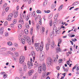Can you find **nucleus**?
<instances>
[{
	"label": "nucleus",
	"mask_w": 79,
	"mask_h": 79,
	"mask_svg": "<svg viewBox=\"0 0 79 79\" xmlns=\"http://www.w3.org/2000/svg\"><path fill=\"white\" fill-rule=\"evenodd\" d=\"M53 32L50 33V36L51 38H52L54 35L56 36L57 34H59L60 33V31L57 30V28L56 27H54L53 29Z\"/></svg>",
	"instance_id": "f257e3e1"
},
{
	"label": "nucleus",
	"mask_w": 79,
	"mask_h": 79,
	"mask_svg": "<svg viewBox=\"0 0 79 79\" xmlns=\"http://www.w3.org/2000/svg\"><path fill=\"white\" fill-rule=\"evenodd\" d=\"M40 44H39V43H35V48L37 52L39 51V50L40 52H42V50H43V46L44 45V44H42V42H41V44H40V48H39Z\"/></svg>",
	"instance_id": "f03ea898"
},
{
	"label": "nucleus",
	"mask_w": 79,
	"mask_h": 79,
	"mask_svg": "<svg viewBox=\"0 0 79 79\" xmlns=\"http://www.w3.org/2000/svg\"><path fill=\"white\" fill-rule=\"evenodd\" d=\"M25 41H26L29 45H31L32 42L31 41V40L30 39V37L29 36H25L24 38V39H22L21 40V41L23 44H25Z\"/></svg>",
	"instance_id": "7ed1b4c3"
},
{
	"label": "nucleus",
	"mask_w": 79,
	"mask_h": 79,
	"mask_svg": "<svg viewBox=\"0 0 79 79\" xmlns=\"http://www.w3.org/2000/svg\"><path fill=\"white\" fill-rule=\"evenodd\" d=\"M31 62L28 61V63H27L28 67L29 69H31L32 68V66H33V64L32 63V59L31 58L30 59Z\"/></svg>",
	"instance_id": "20e7f679"
},
{
	"label": "nucleus",
	"mask_w": 79,
	"mask_h": 79,
	"mask_svg": "<svg viewBox=\"0 0 79 79\" xmlns=\"http://www.w3.org/2000/svg\"><path fill=\"white\" fill-rule=\"evenodd\" d=\"M44 58H45V53H41L40 55V61H44Z\"/></svg>",
	"instance_id": "39448f33"
},
{
	"label": "nucleus",
	"mask_w": 79,
	"mask_h": 79,
	"mask_svg": "<svg viewBox=\"0 0 79 79\" xmlns=\"http://www.w3.org/2000/svg\"><path fill=\"white\" fill-rule=\"evenodd\" d=\"M52 62V59L50 58H48L47 60V64L48 66H50L51 65V62Z\"/></svg>",
	"instance_id": "423d86ee"
},
{
	"label": "nucleus",
	"mask_w": 79,
	"mask_h": 79,
	"mask_svg": "<svg viewBox=\"0 0 79 79\" xmlns=\"http://www.w3.org/2000/svg\"><path fill=\"white\" fill-rule=\"evenodd\" d=\"M24 56H21L19 60L20 64H22L24 61Z\"/></svg>",
	"instance_id": "0eeeda50"
},
{
	"label": "nucleus",
	"mask_w": 79,
	"mask_h": 79,
	"mask_svg": "<svg viewBox=\"0 0 79 79\" xmlns=\"http://www.w3.org/2000/svg\"><path fill=\"white\" fill-rule=\"evenodd\" d=\"M50 42H49L46 44V49L47 50H49V45L51 44Z\"/></svg>",
	"instance_id": "6e6552de"
},
{
	"label": "nucleus",
	"mask_w": 79,
	"mask_h": 79,
	"mask_svg": "<svg viewBox=\"0 0 79 79\" xmlns=\"http://www.w3.org/2000/svg\"><path fill=\"white\" fill-rule=\"evenodd\" d=\"M42 66L39 67L38 69V72L39 74L42 73Z\"/></svg>",
	"instance_id": "1a4fd4ad"
},
{
	"label": "nucleus",
	"mask_w": 79,
	"mask_h": 79,
	"mask_svg": "<svg viewBox=\"0 0 79 79\" xmlns=\"http://www.w3.org/2000/svg\"><path fill=\"white\" fill-rule=\"evenodd\" d=\"M13 17V14H10L8 15V20L11 21V18Z\"/></svg>",
	"instance_id": "9d476101"
},
{
	"label": "nucleus",
	"mask_w": 79,
	"mask_h": 79,
	"mask_svg": "<svg viewBox=\"0 0 79 79\" xmlns=\"http://www.w3.org/2000/svg\"><path fill=\"white\" fill-rule=\"evenodd\" d=\"M55 47V42L54 41H52L51 43V48H54Z\"/></svg>",
	"instance_id": "9b49d317"
},
{
	"label": "nucleus",
	"mask_w": 79,
	"mask_h": 79,
	"mask_svg": "<svg viewBox=\"0 0 79 79\" xmlns=\"http://www.w3.org/2000/svg\"><path fill=\"white\" fill-rule=\"evenodd\" d=\"M42 67H43V69L44 71H45V70H46L47 68L46 67V65H45V63H43Z\"/></svg>",
	"instance_id": "f8f14e48"
},
{
	"label": "nucleus",
	"mask_w": 79,
	"mask_h": 79,
	"mask_svg": "<svg viewBox=\"0 0 79 79\" xmlns=\"http://www.w3.org/2000/svg\"><path fill=\"white\" fill-rule=\"evenodd\" d=\"M19 23H21V24H24V21H23V19L21 17H20V18L19 20Z\"/></svg>",
	"instance_id": "ddd939ff"
},
{
	"label": "nucleus",
	"mask_w": 79,
	"mask_h": 79,
	"mask_svg": "<svg viewBox=\"0 0 79 79\" xmlns=\"http://www.w3.org/2000/svg\"><path fill=\"white\" fill-rule=\"evenodd\" d=\"M31 55L32 56H33V60H34L35 59H34L35 58V52H31Z\"/></svg>",
	"instance_id": "4468645a"
},
{
	"label": "nucleus",
	"mask_w": 79,
	"mask_h": 79,
	"mask_svg": "<svg viewBox=\"0 0 79 79\" xmlns=\"http://www.w3.org/2000/svg\"><path fill=\"white\" fill-rule=\"evenodd\" d=\"M4 30L3 28L1 27L0 28V33L1 34H3Z\"/></svg>",
	"instance_id": "2eb2a0df"
},
{
	"label": "nucleus",
	"mask_w": 79,
	"mask_h": 79,
	"mask_svg": "<svg viewBox=\"0 0 79 79\" xmlns=\"http://www.w3.org/2000/svg\"><path fill=\"white\" fill-rule=\"evenodd\" d=\"M34 73L33 70H30L28 72V74L29 75L31 76L32 74V73Z\"/></svg>",
	"instance_id": "dca6fc26"
},
{
	"label": "nucleus",
	"mask_w": 79,
	"mask_h": 79,
	"mask_svg": "<svg viewBox=\"0 0 79 79\" xmlns=\"http://www.w3.org/2000/svg\"><path fill=\"white\" fill-rule=\"evenodd\" d=\"M18 12H15L14 13V18H16L18 16Z\"/></svg>",
	"instance_id": "f3484780"
},
{
	"label": "nucleus",
	"mask_w": 79,
	"mask_h": 79,
	"mask_svg": "<svg viewBox=\"0 0 79 79\" xmlns=\"http://www.w3.org/2000/svg\"><path fill=\"white\" fill-rule=\"evenodd\" d=\"M63 5H62L61 6H60L59 7V9H58V11H60V10H61L62 9V8H63Z\"/></svg>",
	"instance_id": "a211bd4d"
},
{
	"label": "nucleus",
	"mask_w": 79,
	"mask_h": 79,
	"mask_svg": "<svg viewBox=\"0 0 79 79\" xmlns=\"http://www.w3.org/2000/svg\"><path fill=\"white\" fill-rule=\"evenodd\" d=\"M78 4H79V2H76L73 3L72 4V6H75V5H78Z\"/></svg>",
	"instance_id": "6ab92c4d"
},
{
	"label": "nucleus",
	"mask_w": 79,
	"mask_h": 79,
	"mask_svg": "<svg viewBox=\"0 0 79 79\" xmlns=\"http://www.w3.org/2000/svg\"><path fill=\"white\" fill-rule=\"evenodd\" d=\"M37 77V73H36L35 75L33 76L32 79H36Z\"/></svg>",
	"instance_id": "aec40b11"
},
{
	"label": "nucleus",
	"mask_w": 79,
	"mask_h": 79,
	"mask_svg": "<svg viewBox=\"0 0 79 79\" xmlns=\"http://www.w3.org/2000/svg\"><path fill=\"white\" fill-rule=\"evenodd\" d=\"M27 66L26 65H25L23 67V70L24 71H26V70H27Z\"/></svg>",
	"instance_id": "412c9836"
},
{
	"label": "nucleus",
	"mask_w": 79,
	"mask_h": 79,
	"mask_svg": "<svg viewBox=\"0 0 79 79\" xmlns=\"http://www.w3.org/2000/svg\"><path fill=\"white\" fill-rule=\"evenodd\" d=\"M24 31L25 34H28V33H29V31H28V30L27 29H25Z\"/></svg>",
	"instance_id": "4be33fe9"
},
{
	"label": "nucleus",
	"mask_w": 79,
	"mask_h": 79,
	"mask_svg": "<svg viewBox=\"0 0 79 79\" xmlns=\"http://www.w3.org/2000/svg\"><path fill=\"white\" fill-rule=\"evenodd\" d=\"M7 45H9V46L13 45V44H12V43H11V42H7Z\"/></svg>",
	"instance_id": "5701e85b"
},
{
	"label": "nucleus",
	"mask_w": 79,
	"mask_h": 79,
	"mask_svg": "<svg viewBox=\"0 0 79 79\" xmlns=\"http://www.w3.org/2000/svg\"><path fill=\"white\" fill-rule=\"evenodd\" d=\"M0 50L1 52H3V51H5V48H0Z\"/></svg>",
	"instance_id": "b1692460"
},
{
	"label": "nucleus",
	"mask_w": 79,
	"mask_h": 79,
	"mask_svg": "<svg viewBox=\"0 0 79 79\" xmlns=\"http://www.w3.org/2000/svg\"><path fill=\"white\" fill-rule=\"evenodd\" d=\"M10 51H12V52H15V48H10Z\"/></svg>",
	"instance_id": "393cba45"
},
{
	"label": "nucleus",
	"mask_w": 79,
	"mask_h": 79,
	"mask_svg": "<svg viewBox=\"0 0 79 79\" xmlns=\"http://www.w3.org/2000/svg\"><path fill=\"white\" fill-rule=\"evenodd\" d=\"M56 49V50L57 51H58V52H60L61 50L60 48V47H57Z\"/></svg>",
	"instance_id": "a878e982"
},
{
	"label": "nucleus",
	"mask_w": 79,
	"mask_h": 79,
	"mask_svg": "<svg viewBox=\"0 0 79 79\" xmlns=\"http://www.w3.org/2000/svg\"><path fill=\"white\" fill-rule=\"evenodd\" d=\"M62 42V39H59L58 40V44H61Z\"/></svg>",
	"instance_id": "bb28decb"
},
{
	"label": "nucleus",
	"mask_w": 79,
	"mask_h": 79,
	"mask_svg": "<svg viewBox=\"0 0 79 79\" xmlns=\"http://www.w3.org/2000/svg\"><path fill=\"white\" fill-rule=\"evenodd\" d=\"M27 2H28V4H30L32 2V0H28Z\"/></svg>",
	"instance_id": "cd10ccee"
},
{
	"label": "nucleus",
	"mask_w": 79,
	"mask_h": 79,
	"mask_svg": "<svg viewBox=\"0 0 79 79\" xmlns=\"http://www.w3.org/2000/svg\"><path fill=\"white\" fill-rule=\"evenodd\" d=\"M9 7H7L5 9V11L6 12H7L8 11V10H9Z\"/></svg>",
	"instance_id": "c85d7f7f"
},
{
	"label": "nucleus",
	"mask_w": 79,
	"mask_h": 79,
	"mask_svg": "<svg viewBox=\"0 0 79 79\" xmlns=\"http://www.w3.org/2000/svg\"><path fill=\"white\" fill-rule=\"evenodd\" d=\"M45 5H47V1L46 0H45L43 3L44 6H45Z\"/></svg>",
	"instance_id": "c756f323"
},
{
	"label": "nucleus",
	"mask_w": 79,
	"mask_h": 79,
	"mask_svg": "<svg viewBox=\"0 0 79 79\" xmlns=\"http://www.w3.org/2000/svg\"><path fill=\"white\" fill-rule=\"evenodd\" d=\"M5 15V11L3 10L2 12V16H4V15Z\"/></svg>",
	"instance_id": "7c9ffc66"
},
{
	"label": "nucleus",
	"mask_w": 79,
	"mask_h": 79,
	"mask_svg": "<svg viewBox=\"0 0 79 79\" xmlns=\"http://www.w3.org/2000/svg\"><path fill=\"white\" fill-rule=\"evenodd\" d=\"M18 28L19 29H21L22 27V25L21 24H19L18 26Z\"/></svg>",
	"instance_id": "2f4dec72"
},
{
	"label": "nucleus",
	"mask_w": 79,
	"mask_h": 79,
	"mask_svg": "<svg viewBox=\"0 0 79 79\" xmlns=\"http://www.w3.org/2000/svg\"><path fill=\"white\" fill-rule=\"evenodd\" d=\"M26 27L27 28V29H29V25L28 24H26Z\"/></svg>",
	"instance_id": "473e14b6"
},
{
	"label": "nucleus",
	"mask_w": 79,
	"mask_h": 79,
	"mask_svg": "<svg viewBox=\"0 0 79 79\" xmlns=\"http://www.w3.org/2000/svg\"><path fill=\"white\" fill-rule=\"evenodd\" d=\"M56 6L55 5H52L51 6L52 8L53 9L55 8V7Z\"/></svg>",
	"instance_id": "72a5a7b5"
},
{
	"label": "nucleus",
	"mask_w": 79,
	"mask_h": 79,
	"mask_svg": "<svg viewBox=\"0 0 79 79\" xmlns=\"http://www.w3.org/2000/svg\"><path fill=\"white\" fill-rule=\"evenodd\" d=\"M16 22H17V20L16 19H14L13 21V23L14 24H16Z\"/></svg>",
	"instance_id": "f704fd0d"
},
{
	"label": "nucleus",
	"mask_w": 79,
	"mask_h": 79,
	"mask_svg": "<svg viewBox=\"0 0 79 79\" xmlns=\"http://www.w3.org/2000/svg\"><path fill=\"white\" fill-rule=\"evenodd\" d=\"M31 23L33 26H35V22H34V21H32Z\"/></svg>",
	"instance_id": "c9c22d12"
},
{
	"label": "nucleus",
	"mask_w": 79,
	"mask_h": 79,
	"mask_svg": "<svg viewBox=\"0 0 79 79\" xmlns=\"http://www.w3.org/2000/svg\"><path fill=\"white\" fill-rule=\"evenodd\" d=\"M37 13H41L42 12L39 10H37Z\"/></svg>",
	"instance_id": "e433bc0d"
},
{
	"label": "nucleus",
	"mask_w": 79,
	"mask_h": 79,
	"mask_svg": "<svg viewBox=\"0 0 79 79\" xmlns=\"http://www.w3.org/2000/svg\"><path fill=\"white\" fill-rule=\"evenodd\" d=\"M63 61V59H60L59 60V62L60 63H61Z\"/></svg>",
	"instance_id": "4c0bfd02"
},
{
	"label": "nucleus",
	"mask_w": 79,
	"mask_h": 79,
	"mask_svg": "<svg viewBox=\"0 0 79 79\" xmlns=\"http://www.w3.org/2000/svg\"><path fill=\"white\" fill-rule=\"evenodd\" d=\"M76 65L75 66L73 67V70H72L73 72H74V69H76Z\"/></svg>",
	"instance_id": "58836bf2"
},
{
	"label": "nucleus",
	"mask_w": 79,
	"mask_h": 79,
	"mask_svg": "<svg viewBox=\"0 0 79 79\" xmlns=\"http://www.w3.org/2000/svg\"><path fill=\"white\" fill-rule=\"evenodd\" d=\"M30 35H32V32H33V31H32V29L30 30Z\"/></svg>",
	"instance_id": "ea45409f"
},
{
	"label": "nucleus",
	"mask_w": 79,
	"mask_h": 79,
	"mask_svg": "<svg viewBox=\"0 0 79 79\" xmlns=\"http://www.w3.org/2000/svg\"><path fill=\"white\" fill-rule=\"evenodd\" d=\"M39 23L41 25L42 24V20L41 19H40V20L39 21Z\"/></svg>",
	"instance_id": "a19ab883"
},
{
	"label": "nucleus",
	"mask_w": 79,
	"mask_h": 79,
	"mask_svg": "<svg viewBox=\"0 0 79 79\" xmlns=\"http://www.w3.org/2000/svg\"><path fill=\"white\" fill-rule=\"evenodd\" d=\"M49 24L50 26H52V21H50Z\"/></svg>",
	"instance_id": "79ce46f5"
},
{
	"label": "nucleus",
	"mask_w": 79,
	"mask_h": 79,
	"mask_svg": "<svg viewBox=\"0 0 79 79\" xmlns=\"http://www.w3.org/2000/svg\"><path fill=\"white\" fill-rule=\"evenodd\" d=\"M4 25L5 26H7L8 25V22L6 21L4 23Z\"/></svg>",
	"instance_id": "37998d69"
},
{
	"label": "nucleus",
	"mask_w": 79,
	"mask_h": 79,
	"mask_svg": "<svg viewBox=\"0 0 79 79\" xmlns=\"http://www.w3.org/2000/svg\"><path fill=\"white\" fill-rule=\"evenodd\" d=\"M29 16L28 15H27V18L26 19V21H28V20H29Z\"/></svg>",
	"instance_id": "c03bdc74"
},
{
	"label": "nucleus",
	"mask_w": 79,
	"mask_h": 79,
	"mask_svg": "<svg viewBox=\"0 0 79 79\" xmlns=\"http://www.w3.org/2000/svg\"><path fill=\"white\" fill-rule=\"evenodd\" d=\"M22 16L23 18H25L26 16V14H22Z\"/></svg>",
	"instance_id": "a18cd8bd"
},
{
	"label": "nucleus",
	"mask_w": 79,
	"mask_h": 79,
	"mask_svg": "<svg viewBox=\"0 0 79 79\" xmlns=\"http://www.w3.org/2000/svg\"><path fill=\"white\" fill-rule=\"evenodd\" d=\"M56 69L57 70H60V67L58 66H57L56 67Z\"/></svg>",
	"instance_id": "49530a36"
},
{
	"label": "nucleus",
	"mask_w": 79,
	"mask_h": 79,
	"mask_svg": "<svg viewBox=\"0 0 79 79\" xmlns=\"http://www.w3.org/2000/svg\"><path fill=\"white\" fill-rule=\"evenodd\" d=\"M7 77V75H4L3 76V78L5 79V78H6Z\"/></svg>",
	"instance_id": "de8ad7c7"
},
{
	"label": "nucleus",
	"mask_w": 79,
	"mask_h": 79,
	"mask_svg": "<svg viewBox=\"0 0 79 79\" xmlns=\"http://www.w3.org/2000/svg\"><path fill=\"white\" fill-rule=\"evenodd\" d=\"M37 15H35V20H37Z\"/></svg>",
	"instance_id": "09e8293b"
},
{
	"label": "nucleus",
	"mask_w": 79,
	"mask_h": 79,
	"mask_svg": "<svg viewBox=\"0 0 79 79\" xmlns=\"http://www.w3.org/2000/svg\"><path fill=\"white\" fill-rule=\"evenodd\" d=\"M15 55L16 56H18L19 55V54H18V53L17 52H16Z\"/></svg>",
	"instance_id": "8fccbe9b"
},
{
	"label": "nucleus",
	"mask_w": 79,
	"mask_h": 79,
	"mask_svg": "<svg viewBox=\"0 0 79 79\" xmlns=\"http://www.w3.org/2000/svg\"><path fill=\"white\" fill-rule=\"evenodd\" d=\"M64 27L63 26V25H62V26H61V27L60 28V30L62 28H63V29H64Z\"/></svg>",
	"instance_id": "3c124183"
},
{
	"label": "nucleus",
	"mask_w": 79,
	"mask_h": 79,
	"mask_svg": "<svg viewBox=\"0 0 79 79\" xmlns=\"http://www.w3.org/2000/svg\"><path fill=\"white\" fill-rule=\"evenodd\" d=\"M34 12H35V11H33V13H32V15H33V16H34H34H35V13H34Z\"/></svg>",
	"instance_id": "603ef678"
},
{
	"label": "nucleus",
	"mask_w": 79,
	"mask_h": 79,
	"mask_svg": "<svg viewBox=\"0 0 79 79\" xmlns=\"http://www.w3.org/2000/svg\"><path fill=\"white\" fill-rule=\"evenodd\" d=\"M38 64H35V68H37V66H38Z\"/></svg>",
	"instance_id": "864d4df0"
},
{
	"label": "nucleus",
	"mask_w": 79,
	"mask_h": 79,
	"mask_svg": "<svg viewBox=\"0 0 79 79\" xmlns=\"http://www.w3.org/2000/svg\"><path fill=\"white\" fill-rule=\"evenodd\" d=\"M24 49H25V51H26V50H27V46H25V47H24Z\"/></svg>",
	"instance_id": "5fc2aeb1"
},
{
	"label": "nucleus",
	"mask_w": 79,
	"mask_h": 79,
	"mask_svg": "<svg viewBox=\"0 0 79 79\" xmlns=\"http://www.w3.org/2000/svg\"><path fill=\"white\" fill-rule=\"evenodd\" d=\"M32 43H34V36L32 37Z\"/></svg>",
	"instance_id": "6e6d98bb"
},
{
	"label": "nucleus",
	"mask_w": 79,
	"mask_h": 79,
	"mask_svg": "<svg viewBox=\"0 0 79 79\" xmlns=\"http://www.w3.org/2000/svg\"><path fill=\"white\" fill-rule=\"evenodd\" d=\"M1 74H5V72H2L1 73Z\"/></svg>",
	"instance_id": "4d7b16f0"
},
{
	"label": "nucleus",
	"mask_w": 79,
	"mask_h": 79,
	"mask_svg": "<svg viewBox=\"0 0 79 79\" xmlns=\"http://www.w3.org/2000/svg\"><path fill=\"white\" fill-rule=\"evenodd\" d=\"M20 73L21 76H23V72H21Z\"/></svg>",
	"instance_id": "13d9d810"
},
{
	"label": "nucleus",
	"mask_w": 79,
	"mask_h": 79,
	"mask_svg": "<svg viewBox=\"0 0 79 79\" xmlns=\"http://www.w3.org/2000/svg\"><path fill=\"white\" fill-rule=\"evenodd\" d=\"M70 62L69 61V60H68L67 62V64L68 65H69L70 64Z\"/></svg>",
	"instance_id": "bf43d9fd"
},
{
	"label": "nucleus",
	"mask_w": 79,
	"mask_h": 79,
	"mask_svg": "<svg viewBox=\"0 0 79 79\" xmlns=\"http://www.w3.org/2000/svg\"><path fill=\"white\" fill-rule=\"evenodd\" d=\"M42 32H44L45 31V28L44 27H42Z\"/></svg>",
	"instance_id": "052dcab7"
},
{
	"label": "nucleus",
	"mask_w": 79,
	"mask_h": 79,
	"mask_svg": "<svg viewBox=\"0 0 79 79\" xmlns=\"http://www.w3.org/2000/svg\"><path fill=\"white\" fill-rule=\"evenodd\" d=\"M7 5V3H5V4L3 6H4L5 7H6Z\"/></svg>",
	"instance_id": "680f3d73"
},
{
	"label": "nucleus",
	"mask_w": 79,
	"mask_h": 79,
	"mask_svg": "<svg viewBox=\"0 0 79 79\" xmlns=\"http://www.w3.org/2000/svg\"><path fill=\"white\" fill-rule=\"evenodd\" d=\"M79 66H78L77 67V69H76V71H79Z\"/></svg>",
	"instance_id": "e2e57ef3"
},
{
	"label": "nucleus",
	"mask_w": 79,
	"mask_h": 79,
	"mask_svg": "<svg viewBox=\"0 0 79 79\" xmlns=\"http://www.w3.org/2000/svg\"><path fill=\"white\" fill-rule=\"evenodd\" d=\"M47 73H45L44 74V77H45V76H47Z\"/></svg>",
	"instance_id": "0e129e2a"
},
{
	"label": "nucleus",
	"mask_w": 79,
	"mask_h": 79,
	"mask_svg": "<svg viewBox=\"0 0 79 79\" xmlns=\"http://www.w3.org/2000/svg\"><path fill=\"white\" fill-rule=\"evenodd\" d=\"M40 27V26L39 25H38L37 26L36 28L38 29H39Z\"/></svg>",
	"instance_id": "69168bd1"
},
{
	"label": "nucleus",
	"mask_w": 79,
	"mask_h": 79,
	"mask_svg": "<svg viewBox=\"0 0 79 79\" xmlns=\"http://www.w3.org/2000/svg\"><path fill=\"white\" fill-rule=\"evenodd\" d=\"M23 79H27V77L26 76H25V77L24 76L23 77Z\"/></svg>",
	"instance_id": "338daca9"
},
{
	"label": "nucleus",
	"mask_w": 79,
	"mask_h": 79,
	"mask_svg": "<svg viewBox=\"0 0 79 79\" xmlns=\"http://www.w3.org/2000/svg\"><path fill=\"white\" fill-rule=\"evenodd\" d=\"M19 71H20V73L23 72H22V69H19Z\"/></svg>",
	"instance_id": "774afa93"
}]
</instances>
